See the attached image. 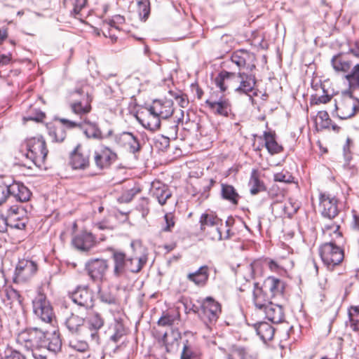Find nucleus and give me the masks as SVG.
<instances>
[{
	"instance_id": "1",
	"label": "nucleus",
	"mask_w": 359,
	"mask_h": 359,
	"mask_svg": "<svg viewBox=\"0 0 359 359\" xmlns=\"http://www.w3.org/2000/svg\"><path fill=\"white\" fill-rule=\"evenodd\" d=\"M16 342L26 350L32 351L46 348L50 352L57 353L62 347V341L57 333H50L36 327L21 331L17 336Z\"/></svg>"
},
{
	"instance_id": "2",
	"label": "nucleus",
	"mask_w": 359,
	"mask_h": 359,
	"mask_svg": "<svg viewBox=\"0 0 359 359\" xmlns=\"http://www.w3.org/2000/svg\"><path fill=\"white\" fill-rule=\"evenodd\" d=\"M252 303L256 309L263 310L266 318L273 323H280L285 318L284 305L286 302L269 301V297L265 294L258 283H254L252 297Z\"/></svg>"
},
{
	"instance_id": "3",
	"label": "nucleus",
	"mask_w": 359,
	"mask_h": 359,
	"mask_svg": "<svg viewBox=\"0 0 359 359\" xmlns=\"http://www.w3.org/2000/svg\"><path fill=\"white\" fill-rule=\"evenodd\" d=\"M23 147L26 152L22 154L25 160L22 165L32 168V165L41 167L43 164L48 154L46 142L42 137H31L25 140Z\"/></svg>"
},
{
	"instance_id": "4",
	"label": "nucleus",
	"mask_w": 359,
	"mask_h": 359,
	"mask_svg": "<svg viewBox=\"0 0 359 359\" xmlns=\"http://www.w3.org/2000/svg\"><path fill=\"white\" fill-rule=\"evenodd\" d=\"M215 84L219 88L222 93L230 87H235V90L239 93L247 94L246 82L247 75L245 72H239L238 74L222 71L215 79Z\"/></svg>"
},
{
	"instance_id": "5",
	"label": "nucleus",
	"mask_w": 359,
	"mask_h": 359,
	"mask_svg": "<svg viewBox=\"0 0 359 359\" xmlns=\"http://www.w3.org/2000/svg\"><path fill=\"white\" fill-rule=\"evenodd\" d=\"M335 109L339 118H351L359 111V99L354 97L351 91L345 90L338 100H335Z\"/></svg>"
},
{
	"instance_id": "6",
	"label": "nucleus",
	"mask_w": 359,
	"mask_h": 359,
	"mask_svg": "<svg viewBox=\"0 0 359 359\" xmlns=\"http://www.w3.org/2000/svg\"><path fill=\"white\" fill-rule=\"evenodd\" d=\"M69 104L72 111L80 116L81 119L91 111L92 97L86 87L76 89L71 93Z\"/></svg>"
},
{
	"instance_id": "7",
	"label": "nucleus",
	"mask_w": 359,
	"mask_h": 359,
	"mask_svg": "<svg viewBox=\"0 0 359 359\" xmlns=\"http://www.w3.org/2000/svg\"><path fill=\"white\" fill-rule=\"evenodd\" d=\"M200 228L203 231H207L212 240L221 241L229 238V229L226 230V235H222L223 224L222 220L213 212H204L201 215Z\"/></svg>"
},
{
	"instance_id": "8",
	"label": "nucleus",
	"mask_w": 359,
	"mask_h": 359,
	"mask_svg": "<svg viewBox=\"0 0 359 359\" xmlns=\"http://www.w3.org/2000/svg\"><path fill=\"white\" fill-rule=\"evenodd\" d=\"M257 282L255 281L253 284ZM257 283H259V286L263 288L264 292L269 297V299L286 302L284 294L285 283L283 280L270 276L264 281L262 285H260L259 282Z\"/></svg>"
},
{
	"instance_id": "9",
	"label": "nucleus",
	"mask_w": 359,
	"mask_h": 359,
	"mask_svg": "<svg viewBox=\"0 0 359 359\" xmlns=\"http://www.w3.org/2000/svg\"><path fill=\"white\" fill-rule=\"evenodd\" d=\"M134 255L128 257V271L137 273L140 272L148 261V253L138 241H132L130 244Z\"/></svg>"
},
{
	"instance_id": "10",
	"label": "nucleus",
	"mask_w": 359,
	"mask_h": 359,
	"mask_svg": "<svg viewBox=\"0 0 359 359\" xmlns=\"http://www.w3.org/2000/svg\"><path fill=\"white\" fill-rule=\"evenodd\" d=\"M319 252L323 262L328 268H333L338 265L344 259L343 250L332 242L322 245Z\"/></svg>"
},
{
	"instance_id": "11",
	"label": "nucleus",
	"mask_w": 359,
	"mask_h": 359,
	"mask_svg": "<svg viewBox=\"0 0 359 359\" xmlns=\"http://www.w3.org/2000/svg\"><path fill=\"white\" fill-rule=\"evenodd\" d=\"M222 309L220 304L210 297L203 299L199 316L204 323L209 327L217 322Z\"/></svg>"
},
{
	"instance_id": "12",
	"label": "nucleus",
	"mask_w": 359,
	"mask_h": 359,
	"mask_svg": "<svg viewBox=\"0 0 359 359\" xmlns=\"http://www.w3.org/2000/svg\"><path fill=\"white\" fill-rule=\"evenodd\" d=\"M34 314L42 322L50 323L54 317L53 308L43 294H39L32 301Z\"/></svg>"
},
{
	"instance_id": "13",
	"label": "nucleus",
	"mask_w": 359,
	"mask_h": 359,
	"mask_svg": "<svg viewBox=\"0 0 359 359\" xmlns=\"http://www.w3.org/2000/svg\"><path fill=\"white\" fill-rule=\"evenodd\" d=\"M61 121L67 124L69 128H79L88 138L100 140L102 138V133L95 122H91L86 118L81 121H73L66 118L61 119Z\"/></svg>"
},
{
	"instance_id": "14",
	"label": "nucleus",
	"mask_w": 359,
	"mask_h": 359,
	"mask_svg": "<svg viewBox=\"0 0 359 359\" xmlns=\"http://www.w3.org/2000/svg\"><path fill=\"white\" fill-rule=\"evenodd\" d=\"M37 270L36 263L29 259L19 260L15 270L13 281L22 283L30 279Z\"/></svg>"
},
{
	"instance_id": "15",
	"label": "nucleus",
	"mask_w": 359,
	"mask_h": 359,
	"mask_svg": "<svg viewBox=\"0 0 359 359\" xmlns=\"http://www.w3.org/2000/svg\"><path fill=\"white\" fill-rule=\"evenodd\" d=\"M107 261L102 259H92L85 264V269L93 281H100L108 269Z\"/></svg>"
},
{
	"instance_id": "16",
	"label": "nucleus",
	"mask_w": 359,
	"mask_h": 359,
	"mask_svg": "<svg viewBox=\"0 0 359 359\" xmlns=\"http://www.w3.org/2000/svg\"><path fill=\"white\" fill-rule=\"evenodd\" d=\"M72 300L81 307L89 309L93 307V292L88 287H78L71 294Z\"/></svg>"
},
{
	"instance_id": "17",
	"label": "nucleus",
	"mask_w": 359,
	"mask_h": 359,
	"mask_svg": "<svg viewBox=\"0 0 359 359\" xmlns=\"http://www.w3.org/2000/svg\"><path fill=\"white\" fill-rule=\"evenodd\" d=\"M337 202V199L330 194H320V208L322 215L329 219L334 218L339 213Z\"/></svg>"
},
{
	"instance_id": "18",
	"label": "nucleus",
	"mask_w": 359,
	"mask_h": 359,
	"mask_svg": "<svg viewBox=\"0 0 359 359\" xmlns=\"http://www.w3.org/2000/svg\"><path fill=\"white\" fill-rule=\"evenodd\" d=\"M149 107L153 114L163 119L170 117L174 112L173 102L170 100H155Z\"/></svg>"
},
{
	"instance_id": "19",
	"label": "nucleus",
	"mask_w": 359,
	"mask_h": 359,
	"mask_svg": "<svg viewBox=\"0 0 359 359\" xmlns=\"http://www.w3.org/2000/svg\"><path fill=\"white\" fill-rule=\"evenodd\" d=\"M72 243L79 250L87 252L95 245L96 238L92 233L83 231L74 237Z\"/></svg>"
},
{
	"instance_id": "20",
	"label": "nucleus",
	"mask_w": 359,
	"mask_h": 359,
	"mask_svg": "<svg viewBox=\"0 0 359 359\" xmlns=\"http://www.w3.org/2000/svg\"><path fill=\"white\" fill-rule=\"evenodd\" d=\"M115 140L120 146L128 148L133 154L138 152L141 149L138 138L129 132H123L116 135Z\"/></svg>"
},
{
	"instance_id": "21",
	"label": "nucleus",
	"mask_w": 359,
	"mask_h": 359,
	"mask_svg": "<svg viewBox=\"0 0 359 359\" xmlns=\"http://www.w3.org/2000/svg\"><path fill=\"white\" fill-rule=\"evenodd\" d=\"M145 110V112L142 111L139 116H137L138 122L149 130H156L159 128L161 118L157 115L153 114L149 107Z\"/></svg>"
},
{
	"instance_id": "22",
	"label": "nucleus",
	"mask_w": 359,
	"mask_h": 359,
	"mask_svg": "<svg viewBox=\"0 0 359 359\" xmlns=\"http://www.w3.org/2000/svg\"><path fill=\"white\" fill-rule=\"evenodd\" d=\"M90 164L89 155L81 151L78 145L71 153L70 165L74 170H85Z\"/></svg>"
},
{
	"instance_id": "23",
	"label": "nucleus",
	"mask_w": 359,
	"mask_h": 359,
	"mask_svg": "<svg viewBox=\"0 0 359 359\" xmlns=\"http://www.w3.org/2000/svg\"><path fill=\"white\" fill-rule=\"evenodd\" d=\"M86 323L91 339L99 344L98 331L104 325V320L103 318L98 313H93L87 318Z\"/></svg>"
},
{
	"instance_id": "24",
	"label": "nucleus",
	"mask_w": 359,
	"mask_h": 359,
	"mask_svg": "<svg viewBox=\"0 0 359 359\" xmlns=\"http://www.w3.org/2000/svg\"><path fill=\"white\" fill-rule=\"evenodd\" d=\"M8 198H13L15 201L25 202L29 200L31 191L23 184L13 182L8 185Z\"/></svg>"
},
{
	"instance_id": "25",
	"label": "nucleus",
	"mask_w": 359,
	"mask_h": 359,
	"mask_svg": "<svg viewBox=\"0 0 359 359\" xmlns=\"http://www.w3.org/2000/svg\"><path fill=\"white\" fill-rule=\"evenodd\" d=\"M24 215L22 208L17 206H11L7 210V219L9 226L18 229H23L25 227V222L22 219Z\"/></svg>"
},
{
	"instance_id": "26",
	"label": "nucleus",
	"mask_w": 359,
	"mask_h": 359,
	"mask_svg": "<svg viewBox=\"0 0 359 359\" xmlns=\"http://www.w3.org/2000/svg\"><path fill=\"white\" fill-rule=\"evenodd\" d=\"M114 262L113 273L114 276L120 278L128 272V257L121 251H114L112 254Z\"/></svg>"
},
{
	"instance_id": "27",
	"label": "nucleus",
	"mask_w": 359,
	"mask_h": 359,
	"mask_svg": "<svg viewBox=\"0 0 359 359\" xmlns=\"http://www.w3.org/2000/svg\"><path fill=\"white\" fill-rule=\"evenodd\" d=\"M116 155L108 148H104L99 151H95L94 159L95 164L100 169L109 167L115 161Z\"/></svg>"
},
{
	"instance_id": "28",
	"label": "nucleus",
	"mask_w": 359,
	"mask_h": 359,
	"mask_svg": "<svg viewBox=\"0 0 359 359\" xmlns=\"http://www.w3.org/2000/svg\"><path fill=\"white\" fill-rule=\"evenodd\" d=\"M253 332L260 338L262 341L266 343L273 339L275 329L272 325L266 322H259L251 326Z\"/></svg>"
},
{
	"instance_id": "29",
	"label": "nucleus",
	"mask_w": 359,
	"mask_h": 359,
	"mask_svg": "<svg viewBox=\"0 0 359 359\" xmlns=\"http://www.w3.org/2000/svg\"><path fill=\"white\" fill-rule=\"evenodd\" d=\"M151 192L161 205H165L167 200L172 196L168 187L161 182H154L151 184Z\"/></svg>"
},
{
	"instance_id": "30",
	"label": "nucleus",
	"mask_w": 359,
	"mask_h": 359,
	"mask_svg": "<svg viewBox=\"0 0 359 359\" xmlns=\"http://www.w3.org/2000/svg\"><path fill=\"white\" fill-rule=\"evenodd\" d=\"M0 297L6 305L14 303L21 304L23 300L19 292L9 285H4L1 290L0 289Z\"/></svg>"
},
{
	"instance_id": "31",
	"label": "nucleus",
	"mask_w": 359,
	"mask_h": 359,
	"mask_svg": "<svg viewBox=\"0 0 359 359\" xmlns=\"http://www.w3.org/2000/svg\"><path fill=\"white\" fill-rule=\"evenodd\" d=\"M262 172L258 170H252L248 185L251 195H257L266 190V185L262 179Z\"/></svg>"
},
{
	"instance_id": "32",
	"label": "nucleus",
	"mask_w": 359,
	"mask_h": 359,
	"mask_svg": "<svg viewBox=\"0 0 359 359\" xmlns=\"http://www.w3.org/2000/svg\"><path fill=\"white\" fill-rule=\"evenodd\" d=\"M85 319L71 313L65 320V325L72 334H81L84 327Z\"/></svg>"
},
{
	"instance_id": "33",
	"label": "nucleus",
	"mask_w": 359,
	"mask_h": 359,
	"mask_svg": "<svg viewBox=\"0 0 359 359\" xmlns=\"http://www.w3.org/2000/svg\"><path fill=\"white\" fill-rule=\"evenodd\" d=\"M60 119V123H56L48 126V134L53 141L57 142H62L66 137L65 127L69 128L67 124L63 123Z\"/></svg>"
},
{
	"instance_id": "34",
	"label": "nucleus",
	"mask_w": 359,
	"mask_h": 359,
	"mask_svg": "<svg viewBox=\"0 0 359 359\" xmlns=\"http://www.w3.org/2000/svg\"><path fill=\"white\" fill-rule=\"evenodd\" d=\"M211 96L210 100H206V104L209 107L215 111L217 114L223 116H227L229 113V103L226 100L221 97L219 100H212Z\"/></svg>"
},
{
	"instance_id": "35",
	"label": "nucleus",
	"mask_w": 359,
	"mask_h": 359,
	"mask_svg": "<svg viewBox=\"0 0 359 359\" xmlns=\"http://www.w3.org/2000/svg\"><path fill=\"white\" fill-rule=\"evenodd\" d=\"M187 278L196 285H204L208 279V267L207 266H201L194 273H189Z\"/></svg>"
},
{
	"instance_id": "36",
	"label": "nucleus",
	"mask_w": 359,
	"mask_h": 359,
	"mask_svg": "<svg viewBox=\"0 0 359 359\" xmlns=\"http://www.w3.org/2000/svg\"><path fill=\"white\" fill-rule=\"evenodd\" d=\"M334 69L337 72H348L351 69L352 63L341 55H338L332 57L331 60Z\"/></svg>"
},
{
	"instance_id": "37",
	"label": "nucleus",
	"mask_w": 359,
	"mask_h": 359,
	"mask_svg": "<svg viewBox=\"0 0 359 359\" xmlns=\"http://www.w3.org/2000/svg\"><path fill=\"white\" fill-rule=\"evenodd\" d=\"M221 194L222 198L231 204L236 205L238 203L239 196L233 186L222 184Z\"/></svg>"
},
{
	"instance_id": "38",
	"label": "nucleus",
	"mask_w": 359,
	"mask_h": 359,
	"mask_svg": "<svg viewBox=\"0 0 359 359\" xmlns=\"http://www.w3.org/2000/svg\"><path fill=\"white\" fill-rule=\"evenodd\" d=\"M200 350L186 341L184 344L180 359H201Z\"/></svg>"
},
{
	"instance_id": "39",
	"label": "nucleus",
	"mask_w": 359,
	"mask_h": 359,
	"mask_svg": "<svg viewBox=\"0 0 359 359\" xmlns=\"http://www.w3.org/2000/svg\"><path fill=\"white\" fill-rule=\"evenodd\" d=\"M119 27L116 23L111 22V19L106 20L102 26V31L105 37H109L112 41L117 39L116 32L118 31Z\"/></svg>"
},
{
	"instance_id": "40",
	"label": "nucleus",
	"mask_w": 359,
	"mask_h": 359,
	"mask_svg": "<svg viewBox=\"0 0 359 359\" xmlns=\"http://www.w3.org/2000/svg\"><path fill=\"white\" fill-rule=\"evenodd\" d=\"M265 146L271 154H278L283 150L282 146L279 145L275 140V137L270 133H264Z\"/></svg>"
},
{
	"instance_id": "41",
	"label": "nucleus",
	"mask_w": 359,
	"mask_h": 359,
	"mask_svg": "<svg viewBox=\"0 0 359 359\" xmlns=\"http://www.w3.org/2000/svg\"><path fill=\"white\" fill-rule=\"evenodd\" d=\"M345 78L348 82L351 89L359 88V64L353 65Z\"/></svg>"
},
{
	"instance_id": "42",
	"label": "nucleus",
	"mask_w": 359,
	"mask_h": 359,
	"mask_svg": "<svg viewBox=\"0 0 359 359\" xmlns=\"http://www.w3.org/2000/svg\"><path fill=\"white\" fill-rule=\"evenodd\" d=\"M348 320L351 328L356 332L359 330V306H351L348 309Z\"/></svg>"
},
{
	"instance_id": "43",
	"label": "nucleus",
	"mask_w": 359,
	"mask_h": 359,
	"mask_svg": "<svg viewBox=\"0 0 359 359\" xmlns=\"http://www.w3.org/2000/svg\"><path fill=\"white\" fill-rule=\"evenodd\" d=\"M180 320V314L177 313H166L162 316L158 320V325L160 326H172L175 322Z\"/></svg>"
},
{
	"instance_id": "44",
	"label": "nucleus",
	"mask_w": 359,
	"mask_h": 359,
	"mask_svg": "<svg viewBox=\"0 0 359 359\" xmlns=\"http://www.w3.org/2000/svg\"><path fill=\"white\" fill-rule=\"evenodd\" d=\"M140 18L145 21L150 13L149 0H136Z\"/></svg>"
},
{
	"instance_id": "45",
	"label": "nucleus",
	"mask_w": 359,
	"mask_h": 359,
	"mask_svg": "<svg viewBox=\"0 0 359 359\" xmlns=\"http://www.w3.org/2000/svg\"><path fill=\"white\" fill-rule=\"evenodd\" d=\"M114 334L110 337V339L114 341V343L118 342L121 339L126 335V330L123 325V324L119 321L116 320L114 327Z\"/></svg>"
},
{
	"instance_id": "46",
	"label": "nucleus",
	"mask_w": 359,
	"mask_h": 359,
	"mask_svg": "<svg viewBox=\"0 0 359 359\" xmlns=\"http://www.w3.org/2000/svg\"><path fill=\"white\" fill-rule=\"evenodd\" d=\"M170 146V139L162 135L156 136L154 139V147L159 151H165Z\"/></svg>"
},
{
	"instance_id": "47",
	"label": "nucleus",
	"mask_w": 359,
	"mask_h": 359,
	"mask_svg": "<svg viewBox=\"0 0 359 359\" xmlns=\"http://www.w3.org/2000/svg\"><path fill=\"white\" fill-rule=\"evenodd\" d=\"M316 123L319 124L321 128H327L331 123V119L329 114L325 111H320L316 116Z\"/></svg>"
},
{
	"instance_id": "48",
	"label": "nucleus",
	"mask_w": 359,
	"mask_h": 359,
	"mask_svg": "<svg viewBox=\"0 0 359 359\" xmlns=\"http://www.w3.org/2000/svg\"><path fill=\"white\" fill-rule=\"evenodd\" d=\"M246 53L243 50L236 51L231 56V60L239 67H245L246 65Z\"/></svg>"
},
{
	"instance_id": "49",
	"label": "nucleus",
	"mask_w": 359,
	"mask_h": 359,
	"mask_svg": "<svg viewBox=\"0 0 359 359\" xmlns=\"http://www.w3.org/2000/svg\"><path fill=\"white\" fill-rule=\"evenodd\" d=\"M69 346L72 349L81 353L86 352L89 348L88 343L83 340H71Z\"/></svg>"
},
{
	"instance_id": "50",
	"label": "nucleus",
	"mask_w": 359,
	"mask_h": 359,
	"mask_svg": "<svg viewBox=\"0 0 359 359\" xmlns=\"http://www.w3.org/2000/svg\"><path fill=\"white\" fill-rule=\"evenodd\" d=\"M140 191V189L138 188H133L126 191L123 192L122 195L120 196L118 201L121 203H129L130 202L135 195H137Z\"/></svg>"
},
{
	"instance_id": "51",
	"label": "nucleus",
	"mask_w": 359,
	"mask_h": 359,
	"mask_svg": "<svg viewBox=\"0 0 359 359\" xmlns=\"http://www.w3.org/2000/svg\"><path fill=\"white\" fill-rule=\"evenodd\" d=\"M293 176L287 171H282L274 175V180L276 182L292 183L293 182Z\"/></svg>"
},
{
	"instance_id": "52",
	"label": "nucleus",
	"mask_w": 359,
	"mask_h": 359,
	"mask_svg": "<svg viewBox=\"0 0 359 359\" xmlns=\"http://www.w3.org/2000/svg\"><path fill=\"white\" fill-rule=\"evenodd\" d=\"M252 39L250 45L256 47V48H264V45H262V42L264 40L262 34L258 32L255 31L252 33Z\"/></svg>"
},
{
	"instance_id": "53",
	"label": "nucleus",
	"mask_w": 359,
	"mask_h": 359,
	"mask_svg": "<svg viewBox=\"0 0 359 359\" xmlns=\"http://www.w3.org/2000/svg\"><path fill=\"white\" fill-rule=\"evenodd\" d=\"M165 224L162 226L163 231H170L175 226L174 216L172 213H166L164 215Z\"/></svg>"
},
{
	"instance_id": "54",
	"label": "nucleus",
	"mask_w": 359,
	"mask_h": 359,
	"mask_svg": "<svg viewBox=\"0 0 359 359\" xmlns=\"http://www.w3.org/2000/svg\"><path fill=\"white\" fill-rule=\"evenodd\" d=\"M252 270V276L253 278L261 276L262 273V262L261 260H255L250 264Z\"/></svg>"
},
{
	"instance_id": "55",
	"label": "nucleus",
	"mask_w": 359,
	"mask_h": 359,
	"mask_svg": "<svg viewBox=\"0 0 359 359\" xmlns=\"http://www.w3.org/2000/svg\"><path fill=\"white\" fill-rule=\"evenodd\" d=\"M100 298L101 302L107 304H116L117 303L116 297L109 292H101Z\"/></svg>"
},
{
	"instance_id": "56",
	"label": "nucleus",
	"mask_w": 359,
	"mask_h": 359,
	"mask_svg": "<svg viewBox=\"0 0 359 359\" xmlns=\"http://www.w3.org/2000/svg\"><path fill=\"white\" fill-rule=\"evenodd\" d=\"M72 4L74 5V8L71 13L72 15H74L75 18H77V15H79L81 9L86 6L87 0H72Z\"/></svg>"
},
{
	"instance_id": "57",
	"label": "nucleus",
	"mask_w": 359,
	"mask_h": 359,
	"mask_svg": "<svg viewBox=\"0 0 359 359\" xmlns=\"http://www.w3.org/2000/svg\"><path fill=\"white\" fill-rule=\"evenodd\" d=\"M8 185L0 183V205L6 202L8 198Z\"/></svg>"
},
{
	"instance_id": "58",
	"label": "nucleus",
	"mask_w": 359,
	"mask_h": 359,
	"mask_svg": "<svg viewBox=\"0 0 359 359\" xmlns=\"http://www.w3.org/2000/svg\"><path fill=\"white\" fill-rule=\"evenodd\" d=\"M264 263L269 266L271 271L278 273L283 269V267L280 266V264L275 260L266 259Z\"/></svg>"
},
{
	"instance_id": "59",
	"label": "nucleus",
	"mask_w": 359,
	"mask_h": 359,
	"mask_svg": "<svg viewBox=\"0 0 359 359\" xmlns=\"http://www.w3.org/2000/svg\"><path fill=\"white\" fill-rule=\"evenodd\" d=\"M4 359H26V358L18 351L9 350L7 351Z\"/></svg>"
},
{
	"instance_id": "60",
	"label": "nucleus",
	"mask_w": 359,
	"mask_h": 359,
	"mask_svg": "<svg viewBox=\"0 0 359 359\" xmlns=\"http://www.w3.org/2000/svg\"><path fill=\"white\" fill-rule=\"evenodd\" d=\"M45 117V114L43 112L41 111H36L35 115H29L24 117L25 121H41Z\"/></svg>"
},
{
	"instance_id": "61",
	"label": "nucleus",
	"mask_w": 359,
	"mask_h": 359,
	"mask_svg": "<svg viewBox=\"0 0 359 359\" xmlns=\"http://www.w3.org/2000/svg\"><path fill=\"white\" fill-rule=\"evenodd\" d=\"M175 100H177L178 104L182 107L185 108L188 106L189 101L186 96L182 94H176L175 95Z\"/></svg>"
},
{
	"instance_id": "62",
	"label": "nucleus",
	"mask_w": 359,
	"mask_h": 359,
	"mask_svg": "<svg viewBox=\"0 0 359 359\" xmlns=\"http://www.w3.org/2000/svg\"><path fill=\"white\" fill-rule=\"evenodd\" d=\"M351 142H352L351 140L349 137H348L346 139V142L345 145L344 146V158L346 161H349L351 158V152H350V146H351Z\"/></svg>"
},
{
	"instance_id": "63",
	"label": "nucleus",
	"mask_w": 359,
	"mask_h": 359,
	"mask_svg": "<svg viewBox=\"0 0 359 359\" xmlns=\"http://www.w3.org/2000/svg\"><path fill=\"white\" fill-rule=\"evenodd\" d=\"M8 226H9V224L7 219V216H5L0 212V231H6L7 230Z\"/></svg>"
},
{
	"instance_id": "64",
	"label": "nucleus",
	"mask_w": 359,
	"mask_h": 359,
	"mask_svg": "<svg viewBox=\"0 0 359 359\" xmlns=\"http://www.w3.org/2000/svg\"><path fill=\"white\" fill-rule=\"evenodd\" d=\"M11 60V54H0V67L8 65Z\"/></svg>"
}]
</instances>
